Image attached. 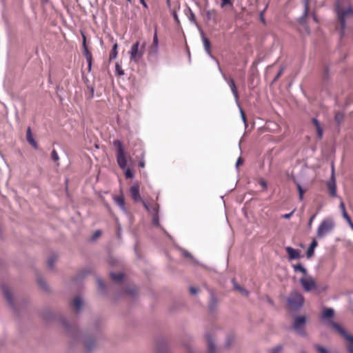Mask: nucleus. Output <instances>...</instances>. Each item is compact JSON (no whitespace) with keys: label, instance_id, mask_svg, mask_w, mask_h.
Returning a JSON list of instances; mask_svg holds the SVG:
<instances>
[{"label":"nucleus","instance_id":"obj_19","mask_svg":"<svg viewBox=\"0 0 353 353\" xmlns=\"http://www.w3.org/2000/svg\"><path fill=\"white\" fill-rule=\"evenodd\" d=\"M114 202L124 211H125V199L123 194L113 197Z\"/></svg>","mask_w":353,"mask_h":353},{"label":"nucleus","instance_id":"obj_7","mask_svg":"<svg viewBox=\"0 0 353 353\" xmlns=\"http://www.w3.org/2000/svg\"><path fill=\"white\" fill-rule=\"evenodd\" d=\"M305 321H306V319H305V316H297L294 319V322L293 324V328L300 335L305 334V331L304 330Z\"/></svg>","mask_w":353,"mask_h":353},{"label":"nucleus","instance_id":"obj_36","mask_svg":"<svg viewBox=\"0 0 353 353\" xmlns=\"http://www.w3.org/2000/svg\"><path fill=\"white\" fill-rule=\"evenodd\" d=\"M125 176L127 179H132L134 177V174L130 168H126L125 171Z\"/></svg>","mask_w":353,"mask_h":353},{"label":"nucleus","instance_id":"obj_41","mask_svg":"<svg viewBox=\"0 0 353 353\" xmlns=\"http://www.w3.org/2000/svg\"><path fill=\"white\" fill-rule=\"evenodd\" d=\"M282 350V347L278 345L270 350V353H279Z\"/></svg>","mask_w":353,"mask_h":353},{"label":"nucleus","instance_id":"obj_55","mask_svg":"<svg viewBox=\"0 0 353 353\" xmlns=\"http://www.w3.org/2000/svg\"><path fill=\"white\" fill-rule=\"evenodd\" d=\"M140 1V3L143 5V6L145 8H148V5L146 3V2L145 1V0H139Z\"/></svg>","mask_w":353,"mask_h":353},{"label":"nucleus","instance_id":"obj_11","mask_svg":"<svg viewBox=\"0 0 353 353\" xmlns=\"http://www.w3.org/2000/svg\"><path fill=\"white\" fill-rule=\"evenodd\" d=\"M130 192L132 196V199L135 202L143 201L139 193V185L138 184H134L130 187Z\"/></svg>","mask_w":353,"mask_h":353},{"label":"nucleus","instance_id":"obj_14","mask_svg":"<svg viewBox=\"0 0 353 353\" xmlns=\"http://www.w3.org/2000/svg\"><path fill=\"white\" fill-rule=\"evenodd\" d=\"M142 203L147 211L152 212L153 214H158L159 205L157 203H152V204L149 205L144 201H142Z\"/></svg>","mask_w":353,"mask_h":353},{"label":"nucleus","instance_id":"obj_42","mask_svg":"<svg viewBox=\"0 0 353 353\" xmlns=\"http://www.w3.org/2000/svg\"><path fill=\"white\" fill-rule=\"evenodd\" d=\"M316 214H317V213H315V214H314L312 216H311V217L310 218L309 221H308V227H309L310 228H312L313 221H314V219H315V217H316Z\"/></svg>","mask_w":353,"mask_h":353},{"label":"nucleus","instance_id":"obj_8","mask_svg":"<svg viewBox=\"0 0 353 353\" xmlns=\"http://www.w3.org/2000/svg\"><path fill=\"white\" fill-rule=\"evenodd\" d=\"M331 325L332 327L338 331L341 334H342L348 341H350L352 345L348 347V351L350 353H353V336L348 335L345 333V330L337 323L334 322H331Z\"/></svg>","mask_w":353,"mask_h":353},{"label":"nucleus","instance_id":"obj_33","mask_svg":"<svg viewBox=\"0 0 353 353\" xmlns=\"http://www.w3.org/2000/svg\"><path fill=\"white\" fill-rule=\"evenodd\" d=\"M234 288H235L236 290H237L239 292H241L243 295H245L246 296H248L249 292L246 290H245L244 288H243L241 286H239V285L234 284Z\"/></svg>","mask_w":353,"mask_h":353},{"label":"nucleus","instance_id":"obj_34","mask_svg":"<svg viewBox=\"0 0 353 353\" xmlns=\"http://www.w3.org/2000/svg\"><path fill=\"white\" fill-rule=\"evenodd\" d=\"M144 152H141V158L139 160V167L143 168L145 167V161H144Z\"/></svg>","mask_w":353,"mask_h":353},{"label":"nucleus","instance_id":"obj_47","mask_svg":"<svg viewBox=\"0 0 353 353\" xmlns=\"http://www.w3.org/2000/svg\"><path fill=\"white\" fill-rule=\"evenodd\" d=\"M101 231H100V230H97V231H96V232L94 233L93 236H92V239H97L98 237H99V236H101Z\"/></svg>","mask_w":353,"mask_h":353},{"label":"nucleus","instance_id":"obj_28","mask_svg":"<svg viewBox=\"0 0 353 353\" xmlns=\"http://www.w3.org/2000/svg\"><path fill=\"white\" fill-rule=\"evenodd\" d=\"M221 8H223L226 6H233V1L232 0H221Z\"/></svg>","mask_w":353,"mask_h":353},{"label":"nucleus","instance_id":"obj_6","mask_svg":"<svg viewBox=\"0 0 353 353\" xmlns=\"http://www.w3.org/2000/svg\"><path fill=\"white\" fill-rule=\"evenodd\" d=\"M300 283L305 292H310L316 289V282L311 276L302 277L299 280Z\"/></svg>","mask_w":353,"mask_h":353},{"label":"nucleus","instance_id":"obj_62","mask_svg":"<svg viewBox=\"0 0 353 353\" xmlns=\"http://www.w3.org/2000/svg\"><path fill=\"white\" fill-rule=\"evenodd\" d=\"M166 1H167V3L168 4V6H170V0H166Z\"/></svg>","mask_w":353,"mask_h":353},{"label":"nucleus","instance_id":"obj_44","mask_svg":"<svg viewBox=\"0 0 353 353\" xmlns=\"http://www.w3.org/2000/svg\"><path fill=\"white\" fill-rule=\"evenodd\" d=\"M342 214H343V217L346 220L347 222L350 221V220H352L350 216L348 215V214L346 211H344L342 213Z\"/></svg>","mask_w":353,"mask_h":353},{"label":"nucleus","instance_id":"obj_32","mask_svg":"<svg viewBox=\"0 0 353 353\" xmlns=\"http://www.w3.org/2000/svg\"><path fill=\"white\" fill-rule=\"evenodd\" d=\"M94 345V343L92 339H89L85 343V346L88 350H91Z\"/></svg>","mask_w":353,"mask_h":353},{"label":"nucleus","instance_id":"obj_25","mask_svg":"<svg viewBox=\"0 0 353 353\" xmlns=\"http://www.w3.org/2000/svg\"><path fill=\"white\" fill-rule=\"evenodd\" d=\"M117 48H118L117 43H114L113 47H112V49L111 50V51L110 52V55H109L110 61H112V60H113V59L117 58Z\"/></svg>","mask_w":353,"mask_h":353},{"label":"nucleus","instance_id":"obj_50","mask_svg":"<svg viewBox=\"0 0 353 353\" xmlns=\"http://www.w3.org/2000/svg\"><path fill=\"white\" fill-rule=\"evenodd\" d=\"M340 208L341 210L342 213L344 211H346L345 207V204H344V202L343 201H341V203H340Z\"/></svg>","mask_w":353,"mask_h":353},{"label":"nucleus","instance_id":"obj_29","mask_svg":"<svg viewBox=\"0 0 353 353\" xmlns=\"http://www.w3.org/2000/svg\"><path fill=\"white\" fill-rule=\"evenodd\" d=\"M115 70L116 74L118 76H122L124 74V71L122 69L121 65L119 63H117L115 65Z\"/></svg>","mask_w":353,"mask_h":353},{"label":"nucleus","instance_id":"obj_1","mask_svg":"<svg viewBox=\"0 0 353 353\" xmlns=\"http://www.w3.org/2000/svg\"><path fill=\"white\" fill-rule=\"evenodd\" d=\"M336 12L340 24L341 36L345 34V31L353 28V9L351 6L343 8L337 3Z\"/></svg>","mask_w":353,"mask_h":353},{"label":"nucleus","instance_id":"obj_10","mask_svg":"<svg viewBox=\"0 0 353 353\" xmlns=\"http://www.w3.org/2000/svg\"><path fill=\"white\" fill-rule=\"evenodd\" d=\"M83 55L85 56L86 61L88 62V71L90 72L91 68H92V55L91 52L88 50V48L86 46L85 36H83Z\"/></svg>","mask_w":353,"mask_h":353},{"label":"nucleus","instance_id":"obj_21","mask_svg":"<svg viewBox=\"0 0 353 353\" xmlns=\"http://www.w3.org/2000/svg\"><path fill=\"white\" fill-rule=\"evenodd\" d=\"M202 40L203 43V46L205 48V50L208 54H211V43L210 40L205 37L204 35L202 36Z\"/></svg>","mask_w":353,"mask_h":353},{"label":"nucleus","instance_id":"obj_31","mask_svg":"<svg viewBox=\"0 0 353 353\" xmlns=\"http://www.w3.org/2000/svg\"><path fill=\"white\" fill-rule=\"evenodd\" d=\"M297 189H298V191H299V199H300V201H302L303 199V195H304V193L305 192V190H304L302 188L301 185L299 183H297Z\"/></svg>","mask_w":353,"mask_h":353},{"label":"nucleus","instance_id":"obj_20","mask_svg":"<svg viewBox=\"0 0 353 353\" xmlns=\"http://www.w3.org/2000/svg\"><path fill=\"white\" fill-rule=\"evenodd\" d=\"M317 245V241L314 239L307 250L306 254L307 258H311L314 255V249Z\"/></svg>","mask_w":353,"mask_h":353},{"label":"nucleus","instance_id":"obj_27","mask_svg":"<svg viewBox=\"0 0 353 353\" xmlns=\"http://www.w3.org/2000/svg\"><path fill=\"white\" fill-rule=\"evenodd\" d=\"M110 276L112 280L116 282H121L123 279V274L122 273L115 274L111 273Z\"/></svg>","mask_w":353,"mask_h":353},{"label":"nucleus","instance_id":"obj_5","mask_svg":"<svg viewBox=\"0 0 353 353\" xmlns=\"http://www.w3.org/2000/svg\"><path fill=\"white\" fill-rule=\"evenodd\" d=\"M288 302L292 308H298L303 305L304 298L301 294L294 292L288 297Z\"/></svg>","mask_w":353,"mask_h":353},{"label":"nucleus","instance_id":"obj_38","mask_svg":"<svg viewBox=\"0 0 353 353\" xmlns=\"http://www.w3.org/2000/svg\"><path fill=\"white\" fill-rule=\"evenodd\" d=\"M343 119V114L338 112L335 114V120L338 123H340Z\"/></svg>","mask_w":353,"mask_h":353},{"label":"nucleus","instance_id":"obj_56","mask_svg":"<svg viewBox=\"0 0 353 353\" xmlns=\"http://www.w3.org/2000/svg\"><path fill=\"white\" fill-rule=\"evenodd\" d=\"M243 163V160L241 158H239L236 161V166H239Z\"/></svg>","mask_w":353,"mask_h":353},{"label":"nucleus","instance_id":"obj_13","mask_svg":"<svg viewBox=\"0 0 353 353\" xmlns=\"http://www.w3.org/2000/svg\"><path fill=\"white\" fill-rule=\"evenodd\" d=\"M225 81L228 82V83L231 89V91L235 98V100L237 101L239 100V93H238V90L236 87V84H235L234 79L230 77L228 79L225 78Z\"/></svg>","mask_w":353,"mask_h":353},{"label":"nucleus","instance_id":"obj_24","mask_svg":"<svg viewBox=\"0 0 353 353\" xmlns=\"http://www.w3.org/2000/svg\"><path fill=\"white\" fill-rule=\"evenodd\" d=\"M72 305L76 312H78L82 305L81 299L79 297L74 298L72 301Z\"/></svg>","mask_w":353,"mask_h":353},{"label":"nucleus","instance_id":"obj_59","mask_svg":"<svg viewBox=\"0 0 353 353\" xmlns=\"http://www.w3.org/2000/svg\"><path fill=\"white\" fill-rule=\"evenodd\" d=\"M261 21H262L263 22H264V21H265V19H264V18H263V12H261Z\"/></svg>","mask_w":353,"mask_h":353},{"label":"nucleus","instance_id":"obj_16","mask_svg":"<svg viewBox=\"0 0 353 353\" xmlns=\"http://www.w3.org/2000/svg\"><path fill=\"white\" fill-rule=\"evenodd\" d=\"M312 122L315 127L318 138L321 139L323 134V130L321 125L316 118H313Z\"/></svg>","mask_w":353,"mask_h":353},{"label":"nucleus","instance_id":"obj_39","mask_svg":"<svg viewBox=\"0 0 353 353\" xmlns=\"http://www.w3.org/2000/svg\"><path fill=\"white\" fill-rule=\"evenodd\" d=\"M52 159L54 161H59V158L58 154L55 150H53L51 153Z\"/></svg>","mask_w":353,"mask_h":353},{"label":"nucleus","instance_id":"obj_60","mask_svg":"<svg viewBox=\"0 0 353 353\" xmlns=\"http://www.w3.org/2000/svg\"><path fill=\"white\" fill-rule=\"evenodd\" d=\"M127 293L129 294H132V295H134V292H132L131 290L128 291Z\"/></svg>","mask_w":353,"mask_h":353},{"label":"nucleus","instance_id":"obj_17","mask_svg":"<svg viewBox=\"0 0 353 353\" xmlns=\"http://www.w3.org/2000/svg\"><path fill=\"white\" fill-rule=\"evenodd\" d=\"M26 139L27 141L35 149L38 148L37 143L35 141L32 137L31 128L28 127L26 132Z\"/></svg>","mask_w":353,"mask_h":353},{"label":"nucleus","instance_id":"obj_49","mask_svg":"<svg viewBox=\"0 0 353 353\" xmlns=\"http://www.w3.org/2000/svg\"><path fill=\"white\" fill-rule=\"evenodd\" d=\"M172 16H173V17H174V21H175L177 23H179V18H178L177 14H176V11H175V10H173V11H172Z\"/></svg>","mask_w":353,"mask_h":353},{"label":"nucleus","instance_id":"obj_54","mask_svg":"<svg viewBox=\"0 0 353 353\" xmlns=\"http://www.w3.org/2000/svg\"><path fill=\"white\" fill-rule=\"evenodd\" d=\"M190 20L192 22H194V23H196V19H195V17H194V14H191V16L190 17Z\"/></svg>","mask_w":353,"mask_h":353},{"label":"nucleus","instance_id":"obj_51","mask_svg":"<svg viewBox=\"0 0 353 353\" xmlns=\"http://www.w3.org/2000/svg\"><path fill=\"white\" fill-rule=\"evenodd\" d=\"M97 281H98V284H99V288L101 289H104L105 285H104L103 282L101 280H100V279H99Z\"/></svg>","mask_w":353,"mask_h":353},{"label":"nucleus","instance_id":"obj_3","mask_svg":"<svg viewBox=\"0 0 353 353\" xmlns=\"http://www.w3.org/2000/svg\"><path fill=\"white\" fill-rule=\"evenodd\" d=\"M145 48V43H143L141 47L139 46V41H137L135 43H134L130 51V60L134 62H138L144 54Z\"/></svg>","mask_w":353,"mask_h":353},{"label":"nucleus","instance_id":"obj_9","mask_svg":"<svg viewBox=\"0 0 353 353\" xmlns=\"http://www.w3.org/2000/svg\"><path fill=\"white\" fill-rule=\"evenodd\" d=\"M327 186L330 196L333 197L336 196V185L334 177V167L333 164L332 165L331 181L327 183Z\"/></svg>","mask_w":353,"mask_h":353},{"label":"nucleus","instance_id":"obj_12","mask_svg":"<svg viewBox=\"0 0 353 353\" xmlns=\"http://www.w3.org/2000/svg\"><path fill=\"white\" fill-rule=\"evenodd\" d=\"M285 251L288 254V257L290 259H299L301 258L300 251L292 248L291 247H287L285 248Z\"/></svg>","mask_w":353,"mask_h":353},{"label":"nucleus","instance_id":"obj_2","mask_svg":"<svg viewBox=\"0 0 353 353\" xmlns=\"http://www.w3.org/2000/svg\"><path fill=\"white\" fill-rule=\"evenodd\" d=\"M113 145L117 148V162L121 169H125L127 166V155L123 147L122 143L119 140H114Z\"/></svg>","mask_w":353,"mask_h":353},{"label":"nucleus","instance_id":"obj_53","mask_svg":"<svg viewBox=\"0 0 353 353\" xmlns=\"http://www.w3.org/2000/svg\"><path fill=\"white\" fill-rule=\"evenodd\" d=\"M283 69H281L280 71L278 72V74H276V76L274 78V81L277 80L279 77L283 73Z\"/></svg>","mask_w":353,"mask_h":353},{"label":"nucleus","instance_id":"obj_57","mask_svg":"<svg viewBox=\"0 0 353 353\" xmlns=\"http://www.w3.org/2000/svg\"><path fill=\"white\" fill-rule=\"evenodd\" d=\"M347 223L349 224L350 228L353 230V222H352V221L350 220V221H348Z\"/></svg>","mask_w":353,"mask_h":353},{"label":"nucleus","instance_id":"obj_43","mask_svg":"<svg viewBox=\"0 0 353 353\" xmlns=\"http://www.w3.org/2000/svg\"><path fill=\"white\" fill-rule=\"evenodd\" d=\"M295 212V210H293L289 214H284L281 216L282 218L285 219H289L292 216V214H294V212Z\"/></svg>","mask_w":353,"mask_h":353},{"label":"nucleus","instance_id":"obj_48","mask_svg":"<svg viewBox=\"0 0 353 353\" xmlns=\"http://www.w3.org/2000/svg\"><path fill=\"white\" fill-rule=\"evenodd\" d=\"M259 184L263 189H265V190L267 189L268 185H267V183L264 180H261L259 182Z\"/></svg>","mask_w":353,"mask_h":353},{"label":"nucleus","instance_id":"obj_35","mask_svg":"<svg viewBox=\"0 0 353 353\" xmlns=\"http://www.w3.org/2000/svg\"><path fill=\"white\" fill-rule=\"evenodd\" d=\"M216 11L214 9L208 10L206 13V16L208 19H212V17L216 16Z\"/></svg>","mask_w":353,"mask_h":353},{"label":"nucleus","instance_id":"obj_30","mask_svg":"<svg viewBox=\"0 0 353 353\" xmlns=\"http://www.w3.org/2000/svg\"><path fill=\"white\" fill-rule=\"evenodd\" d=\"M57 260V256L55 255H52L48 259V265L50 269L53 268V265Z\"/></svg>","mask_w":353,"mask_h":353},{"label":"nucleus","instance_id":"obj_63","mask_svg":"<svg viewBox=\"0 0 353 353\" xmlns=\"http://www.w3.org/2000/svg\"><path fill=\"white\" fill-rule=\"evenodd\" d=\"M128 1H130V0H127Z\"/></svg>","mask_w":353,"mask_h":353},{"label":"nucleus","instance_id":"obj_61","mask_svg":"<svg viewBox=\"0 0 353 353\" xmlns=\"http://www.w3.org/2000/svg\"><path fill=\"white\" fill-rule=\"evenodd\" d=\"M241 114H242V117H243V121H245V117L243 112H241Z\"/></svg>","mask_w":353,"mask_h":353},{"label":"nucleus","instance_id":"obj_4","mask_svg":"<svg viewBox=\"0 0 353 353\" xmlns=\"http://www.w3.org/2000/svg\"><path fill=\"white\" fill-rule=\"evenodd\" d=\"M334 227V222L329 219H323L318 227L316 234L319 238L323 237L332 230Z\"/></svg>","mask_w":353,"mask_h":353},{"label":"nucleus","instance_id":"obj_18","mask_svg":"<svg viewBox=\"0 0 353 353\" xmlns=\"http://www.w3.org/2000/svg\"><path fill=\"white\" fill-rule=\"evenodd\" d=\"M1 291H2L5 298L6 299L7 301L8 302V303L10 305H12L13 301H12V293H11L10 290L7 287L1 285Z\"/></svg>","mask_w":353,"mask_h":353},{"label":"nucleus","instance_id":"obj_58","mask_svg":"<svg viewBox=\"0 0 353 353\" xmlns=\"http://www.w3.org/2000/svg\"><path fill=\"white\" fill-rule=\"evenodd\" d=\"M312 17H313L314 21H316V22H318L317 18H316V15L314 14H313Z\"/></svg>","mask_w":353,"mask_h":353},{"label":"nucleus","instance_id":"obj_37","mask_svg":"<svg viewBox=\"0 0 353 353\" xmlns=\"http://www.w3.org/2000/svg\"><path fill=\"white\" fill-rule=\"evenodd\" d=\"M303 1H304V7H305L304 16L305 17L308 14V11H309V0H303Z\"/></svg>","mask_w":353,"mask_h":353},{"label":"nucleus","instance_id":"obj_45","mask_svg":"<svg viewBox=\"0 0 353 353\" xmlns=\"http://www.w3.org/2000/svg\"><path fill=\"white\" fill-rule=\"evenodd\" d=\"M152 221H153V224L154 225H158L159 224L158 214H153Z\"/></svg>","mask_w":353,"mask_h":353},{"label":"nucleus","instance_id":"obj_52","mask_svg":"<svg viewBox=\"0 0 353 353\" xmlns=\"http://www.w3.org/2000/svg\"><path fill=\"white\" fill-rule=\"evenodd\" d=\"M190 291L191 294H195L198 292V289L196 288H194V287H191L190 288Z\"/></svg>","mask_w":353,"mask_h":353},{"label":"nucleus","instance_id":"obj_40","mask_svg":"<svg viewBox=\"0 0 353 353\" xmlns=\"http://www.w3.org/2000/svg\"><path fill=\"white\" fill-rule=\"evenodd\" d=\"M315 348L318 351L319 353H329L328 351L325 348H324L320 345H315Z\"/></svg>","mask_w":353,"mask_h":353},{"label":"nucleus","instance_id":"obj_46","mask_svg":"<svg viewBox=\"0 0 353 353\" xmlns=\"http://www.w3.org/2000/svg\"><path fill=\"white\" fill-rule=\"evenodd\" d=\"M38 283L41 286V288H43V290H46V283L43 280L39 279L38 280Z\"/></svg>","mask_w":353,"mask_h":353},{"label":"nucleus","instance_id":"obj_15","mask_svg":"<svg viewBox=\"0 0 353 353\" xmlns=\"http://www.w3.org/2000/svg\"><path fill=\"white\" fill-rule=\"evenodd\" d=\"M159 48V40H158V36H157V30L155 29L154 37H153V41L152 44L150 46V54H156L158 51Z\"/></svg>","mask_w":353,"mask_h":353},{"label":"nucleus","instance_id":"obj_22","mask_svg":"<svg viewBox=\"0 0 353 353\" xmlns=\"http://www.w3.org/2000/svg\"><path fill=\"white\" fill-rule=\"evenodd\" d=\"M334 316V310L331 308L325 309L323 311L322 316L325 319H332Z\"/></svg>","mask_w":353,"mask_h":353},{"label":"nucleus","instance_id":"obj_23","mask_svg":"<svg viewBox=\"0 0 353 353\" xmlns=\"http://www.w3.org/2000/svg\"><path fill=\"white\" fill-rule=\"evenodd\" d=\"M207 342L208 345V353H215V346L213 343V339L210 336H207Z\"/></svg>","mask_w":353,"mask_h":353},{"label":"nucleus","instance_id":"obj_26","mask_svg":"<svg viewBox=\"0 0 353 353\" xmlns=\"http://www.w3.org/2000/svg\"><path fill=\"white\" fill-rule=\"evenodd\" d=\"M293 269L295 272H301L304 275L307 274V270L301 263L293 265Z\"/></svg>","mask_w":353,"mask_h":353}]
</instances>
